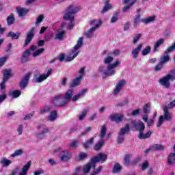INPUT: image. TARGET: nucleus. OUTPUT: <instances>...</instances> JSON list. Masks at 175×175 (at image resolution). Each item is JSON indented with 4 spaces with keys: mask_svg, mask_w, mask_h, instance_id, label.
Masks as SVG:
<instances>
[{
    "mask_svg": "<svg viewBox=\"0 0 175 175\" xmlns=\"http://www.w3.org/2000/svg\"><path fill=\"white\" fill-rule=\"evenodd\" d=\"M120 65H121V62L117 59L114 63L109 64L107 67L100 66L98 68V72L102 73L103 79H106V77L114 76L116 75V71L114 70L116 68H118Z\"/></svg>",
    "mask_w": 175,
    "mask_h": 175,
    "instance_id": "f257e3e1",
    "label": "nucleus"
},
{
    "mask_svg": "<svg viewBox=\"0 0 175 175\" xmlns=\"http://www.w3.org/2000/svg\"><path fill=\"white\" fill-rule=\"evenodd\" d=\"M83 44H84V38L80 37L78 39L77 44L74 46L73 49L70 53L69 56L66 57V61L67 62L73 61V59H75V58H76L77 55H79V53H80V51L79 49L83 47Z\"/></svg>",
    "mask_w": 175,
    "mask_h": 175,
    "instance_id": "f03ea898",
    "label": "nucleus"
},
{
    "mask_svg": "<svg viewBox=\"0 0 175 175\" xmlns=\"http://www.w3.org/2000/svg\"><path fill=\"white\" fill-rule=\"evenodd\" d=\"M163 115L161 116L159 118L157 123V128H161V126L165 121H171L173 118L172 113L169 111V107H167V106L163 107Z\"/></svg>",
    "mask_w": 175,
    "mask_h": 175,
    "instance_id": "7ed1b4c3",
    "label": "nucleus"
},
{
    "mask_svg": "<svg viewBox=\"0 0 175 175\" xmlns=\"http://www.w3.org/2000/svg\"><path fill=\"white\" fill-rule=\"evenodd\" d=\"M80 6H76L75 5H71L68 7L66 14L64 16V20H74L75 13L80 12Z\"/></svg>",
    "mask_w": 175,
    "mask_h": 175,
    "instance_id": "20e7f679",
    "label": "nucleus"
},
{
    "mask_svg": "<svg viewBox=\"0 0 175 175\" xmlns=\"http://www.w3.org/2000/svg\"><path fill=\"white\" fill-rule=\"evenodd\" d=\"M169 80L174 81L175 80V69H173L170 71V73L167 75L164 78L160 80V84L163 85L166 88H169L170 87V82Z\"/></svg>",
    "mask_w": 175,
    "mask_h": 175,
    "instance_id": "39448f33",
    "label": "nucleus"
},
{
    "mask_svg": "<svg viewBox=\"0 0 175 175\" xmlns=\"http://www.w3.org/2000/svg\"><path fill=\"white\" fill-rule=\"evenodd\" d=\"M107 131V128L106 127V125H103L101 128V131L99 135V137H100V141L96 144L94 147L95 151H99V150H100L102 147H103V144H105V140H103V138L106 135Z\"/></svg>",
    "mask_w": 175,
    "mask_h": 175,
    "instance_id": "423d86ee",
    "label": "nucleus"
},
{
    "mask_svg": "<svg viewBox=\"0 0 175 175\" xmlns=\"http://www.w3.org/2000/svg\"><path fill=\"white\" fill-rule=\"evenodd\" d=\"M37 133H36V137L38 139H43L49 132H50V129L44 124H38L36 126Z\"/></svg>",
    "mask_w": 175,
    "mask_h": 175,
    "instance_id": "0eeeda50",
    "label": "nucleus"
},
{
    "mask_svg": "<svg viewBox=\"0 0 175 175\" xmlns=\"http://www.w3.org/2000/svg\"><path fill=\"white\" fill-rule=\"evenodd\" d=\"M175 51V42L172 44L171 46H168L167 49L164 52V55L160 58V64H166L170 61V57L169 56V53Z\"/></svg>",
    "mask_w": 175,
    "mask_h": 175,
    "instance_id": "6e6552de",
    "label": "nucleus"
},
{
    "mask_svg": "<svg viewBox=\"0 0 175 175\" xmlns=\"http://www.w3.org/2000/svg\"><path fill=\"white\" fill-rule=\"evenodd\" d=\"M72 152H70L69 150H62L59 154V159L62 162H66L70 161V159H72Z\"/></svg>",
    "mask_w": 175,
    "mask_h": 175,
    "instance_id": "1a4fd4ad",
    "label": "nucleus"
},
{
    "mask_svg": "<svg viewBox=\"0 0 175 175\" xmlns=\"http://www.w3.org/2000/svg\"><path fill=\"white\" fill-rule=\"evenodd\" d=\"M53 72V70L49 69L48 70L46 74H42L38 77H34L33 79V83H42V81H44L51 75Z\"/></svg>",
    "mask_w": 175,
    "mask_h": 175,
    "instance_id": "9d476101",
    "label": "nucleus"
},
{
    "mask_svg": "<svg viewBox=\"0 0 175 175\" xmlns=\"http://www.w3.org/2000/svg\"><path fill=\"white\" fill-rule=\"evenodd\" d=\"M31 75L32 73L28 72L23 77L19 84L21 90H25V88H27V85H28V83L29 81V77H31Z\"/></svg>",
    "mask_w": 175,
    "mask_h": 175,
    "instance_id": "9b49d317",
    "label": "nucleus"
},
{
    "mask_svg": "<svg viewBox=\"0 0 175 175\" xmlns=\"http://www.w3.org/2000/svg\"><path fill=\"white\" fill-rule=\"evenodd\" d=\"M102 25V21H99L98 23L96 24V26L90 28L89 30H88L86 32H85L84 36L86 38H92L94 36V32L96 31L97 28H99Z\"/></svg>",
    "mask_w": 175,
    "mask_h": 175,
    "instance_id": "f8f14e48",
    "label": "nucleus"
},
{
    "mask_svg": "<svg viewBox=\"0 0 175 175\" xmlns=\"http://www.w3.org/2000/svg\"><path fill=\"white\" fill-rule=\"evenodd\" d=\"M52 103L54 105V106H65V105H66L65 100L61 95L55 96L53 99Z\"/></svg>",
    "mask_w": 175,
    "mask_h": 175,
    "instance_id": "ddd939ff",
    "label": "nucleus"
},
{
    "mask_svg": "<svg viewBox=\"0 0 175 175\" xmlns=\"http://www.w3.org/2000/svg\"><path fill=\"white\" fill-rule=\"evenodd\" d=\"M35 35V27H32L30 31L27 33L26 39L25 40V44H23V47H27L28 44L31 43L32 39H33V36Z\"/></svg>",
    "mask_w": 175,
    "mask_h": 175,
    "instance_id": "4468645a",
    "label": "nucleus"
},
{
    "mask_svg": "<svg viewBox=\"0 0 175 175\" xmlns=\"http://www.w3.org/2000/svg\"><path fill=\"white\" fill-rule=\"evenodd\" d=\"M107 159V155L105 153H100L97 156L93 157L92 161L96 165L97 162H100V163H103Z\"/></svg>",
    "mask_w": 175,
    "mask_h": 175,
    "instance_id": "2eb2a0df",
    "label": "nucleus"
},
{
    "mask_svg": "<svg viewBox=\"0 0 175 175\" xmlns=\"http://www.w3.org/2000/svg\"><path fill=\"white\" fill-rule=\"evenodd\" d=\"M109 119L110 121H115L117 124H120V122H122V121H124V116L122 114L113 113L109 116Z\"/></svg>",
    "mask_w": 175,
    "mask_h": 175,
    "instance_id": "dca6fc26",
    "label": "nucleus"
},
{
    "mask_svg": "<svg viewBox=\"0 0 175 175\" xmlns=\"http://www.w3.org/2000/svg\"><path fill=\"white\" fill-rule=\"evenodd\" d=\"M74 92L75 90L73 89H69L67 92H66L64 97L66 105H67V103H69L70 100H72L73 95H75Z\"/></svg>",
    "mask_w": 175,
    "mask_h": 175,
    "instance_id": "f3484780",
    "label": "nucleus"
},
{
    "mask_svg": "<svg viewBox=\"0 0 175 175\" xmlns=\"http://www.w3.org/2000/svg\"><path fill=\"white\" fill-rule=\"evenodd\" d=\"M136 3V0H123V5H124L122 12L125 13V12H128L133 5Z\"/></svg>",
    "mask_w": 175,
    "mask_h": 175,
    "instance_id": "a211bd4d",
    "label": "nucleus"
},
{
    "mask_svg": "<svg viewBox=\"0 0 175 175\" xmlns=\"http://www.w3.org/2000/svg\"><path fill=\"white\" fill-rule=\"evenodd\" d=\"M142 49H143V44H139L137 46V47H135L131 51L133 59H136L137 57H139V54H140V51H142Z\"/></svg>",
    "mask_w": 175,
    "mask_h": 175,
    "instance_id": "6ab92c4d",
    "label": "nucleus"
},
{
    "mask_svg": "<svg viewBox=\"0 0 175 175\" xmlns=\"http://www.w3.org/2000/svg\"><path fill=\"white\" fill-rule=\"evenodd\" d=\"M96 165L91 160L89 163L85 164L83 167V172L85 174H87V173H90V171L91 169H95Z\"/></svg>",
    "mask_w": 175,
    "mask_h": 175,
    "instance_id": "aec40b11",
    "label": "nucleus"
},
{
    "mask_svg": "<svg viewBox=\"0 0 175 175\" xmlns=\"http://www.w3.org/2000/svg\"><path fill=\"white\" fill-rule=\"evenodd\" d=\"M57 117H58V112L55 110L52 111L47 116V121H49V122H54V121L57 120Z\"/></svg>",
    "mask_w": 175,
    "mask_h": 175,
    "instance_id": "412c9836",
    "label": "nucleus"
},
{
    "mask_svg": "<svg viewBox=\"0 0 175 175\" xmlns=\"http://www.w3.org/2000/svg\"><path fill=\"white\" fill-rule=\"evenodd\" d=\"M81 77H78L74 79L72 82L70 83V88H76V87H79L80 85V83H81Z\"/></svg>",
    "mask_w": 175,
    "mask_h": 175,
    "instance_id": "4be33fe9",
    "label": "nucleus"
},
{
    "mask_svg": "<svg viewBox=\"0 0 175 175\" xmlns=\"http://www.w3.org/2000/svg\"><path fill=\"white\" fill-rule=\"evenodd\" d=\"M31 162L29 161L22 168L21 172H19L18 175H27L28 174V171L29 170V168L31 167Z\"/></svg>",
    "mask_w": 175,
    "mask_h": 175,
    "instance_id": "5701e85b",
    "label": "nucleus"
},
{
    "mask_svg": "<svg viewBox=\"0 0 175 175\" xmlns=\"http://www.w3.org/2000/svg\"><path fill=\"white\" fill-rule=\"evenodd\" d=\"M87 91H88L87 89H83L81 91L80 93H78L77 94L75 95L72 97V102H77V100H79L80 98H82V96H84V95L87 94Z\"/></svg>",
    "mask_w": 175,
    "mask_h": 175,
    "instance_id": "b1692460",
    "label": "nucleus"
},
{
    "mask_svg": "<svg viewBox=\"0 0 175 175\" xmlns=\"http://www.w3.org/2000/svg\"><path fill=\"white\" fill-rule=\"evenodd\" d=\"M16 11L19 17H24V16H25L27 13L29 12V10L21 7H17Z\"/></svg>",
    "mask_w": 175,
    "mask_h": 175,
    "instance_id": "393cba45",
    "label": "nucleus"
},
{
    "mask_svg": "<svg viewBox=\"0 0 175 175\" xmlns=\"http://www.w3.org/2000/svg\"><path fill=\"white\" fill-rule=\"evenodd\" d=\"M130 131H131V127L129 126V124H126L124 126V127L120 129L119 135H121V136H125V135H128V133H129Z\"/></svg>",
    "mask_w": 175,
    "mask_h": 175,
    "instance_id": "a878e982",
    "label": "nucleus"
},
{
    "mask_svg": "<svg viewBox=\"0 0 175 175\" xmlns=\"http://www.w3.org/2000/svg\"><path fill=\"white\" fill-rule=\"evenodd\" d=\"M144 131H139V134L138 136L139 139H148V137H150V136H151V135L152 134V131H148L146 134L143 133Z\"/></svg>",
    "mask_w": 175,
    "mask_h": 175,
    "instance_id": "bb28decb",
    "label": "nucleus"
},
{
    "mask_svg": "<svg viewBox=\"0 0 175 175\" xmlns=\"http://www.w3.org/2000/svg\"><path fill=\"white\" fill-rule=\"evenodd\" d=\"M49 111H51V105H45L40 110V114L41 116H43L46 114V113H49Z\"/></svg>",
    "mask_w": 175,
    "mask_h": 175,
    "instance_id": "cd10ccee",
    "label": "nucleus"
},
{
    "mask_svg": "<svg viewBox=\"0 0 175 175\" xmlns=\"http://www.w3.org/2000/svg\"><path fill=\"white\" fill-rule=\"evenodd\" d=\"M31 54V52H29V49L26 50L23 55H22V58H21V61L22 62H27V61H28V59H29V55Z\"/></svg>",
    "mask_w": 175,
    "mask_h": 175,
    "instance_id": "c85d7f7f",
    "label": "nucleus"
},
{
    "mask_svg": "<svg viewBox=\"0 0 175 175\" xmlns=\"http://www.w3.org/2000/svg\"><path fill=\"white\" fill-rule=\"evenodd\" d=\"M137 131H139V132H142V131H144V129L146 128V126H144V123L142 122H137L135 124V126L134 127Z\"/></svg>",
    "mask_w": 175,
    "mask_h": 175,
    "instance_id": "c756f323",
    "label": "nucleus"
},
{
    "mask_svg": "<svg viewBox=\"0 0 175 175\" xmlns=\"http://www.w3.org/2000/svg\"><path fill=\"white\" fill-rule=\"evenodd\" d=\"M150 150L152 151H162L165 150V146L163 145L154 144L150 147Z\"/></svg>",
    "mask_w": 175,
    "mask_h": 175,
    "instance_id": "7c9ffc66",
    "label": "nucleus"
},
{
    "mask_svg": "<svg viewBox=\"0 0 175 175\" xmlns=\"http://www.w3.org/2000/svg\"><path fill=\"white\" fill-rule=\"evenodd\" d=\"M11 76H12V70L10 69L5 70L3 72V80H4V81H8V80L10 79Z\"/></svg>",
    "mask_w": 175,
    "mask_h": 175,
    "instance_id": "2f4dec72",
    "label": "nucleus"
},
{
    "mask_svg": "<svg viewBox=\"0 0 175 175\" xmlns=\"http://www.w3.org/2000/svg\"><path fill=\"white\" fill-rule=\"evenodd\" d=\"M168 165L170 166L175 165V153H170L168 156Z\"/></svg>",
    "mask_w": 175,
    "mask_h": 175,
    "instance_id": "473e14b6",
    "label": "nucleus"
},
{
    "mask_svg": "<svg viewBox=\"0 0 175 175\" xmlns=\"http://www.w3.org/2000/svg\"><path fill=\"white\" fill-rule=\"evenodd\" d=\"M21 36V33H14L13 31H10L8 32L7 36L8 38H10L12 39H18V38H20V36Z\"/></svg>",
    "mask_w": 175,
    "mask_h": 175,
    "instance_id": "72a5a7b5",
    "label": "nucleus"
},
{
    "mask_svg": "<svg viewBox=\"0 0 175 175\" xmlns=\"http://www.w3.org/2000/svg\"><path fill=\"white\" fill-rule=\"evenodd\" d=\"M0 164L3 166L8 167L9 165L12 164V161L8 160L6 157H2L0 160Z\"/></svg>",
    "mask_w": 175,
    "mask_h": 175,
    "instance_id": "f704fd0d",
    "label": "nucleus"
},
{
    "mask_svg": "<svg viewBox=\"0 0 175 175\" xmlns=\"http://www.w3.org/2000/svg\"><path fill=\"white\" fill-rule=\"evenodd\" d=\"M163 43H165V39L164 38H160L159 40H158L157 41V42L155 43V44L154 46V53H156V51H158V47H159V46H162Z\"/></svg>",
    "mask_w": 175,
    "mask_h": 175,
    "instance_id": "c9c22d12",
    "label": "nucleus"
},
{
    "mask_svg": "<svg viewBox=\"0 0 175 175\" xmlns=\"http://www.w3.org/2000/svg\"><path fill=\"white\" fill-rule=\"evenodd\" d=\"M64 38H65V31H58L57 33L55 34V39L57 40H63Z\"/></svg>",
    "mask_w": 175,
    "mask_h": 175,
    "instance_id": "e433bc0d",
    "label": "nucleus"
},
{
    "mask_svg": "<svg viewBox=\"0 0 175 175\" xmlns=\"http://www.w3.org/2000/svg\"><path fill=\"white\" fill-rule=\"evenodd\" d=\"M153 21H155V16H150L142 20L144 24H150V23H153Z\"/></svg>",
    "mask_w": 175,
    "mask_h": 175,
    "instance_id": "4c0bfd02",
    "label": "nucleus"
},
{
    "mask_svg": "<svg viewBox=\"0 0 175 175\" xmlns=\"http://www.w3.org/2000/svg\"><path fill=\"white\" fill-rule=\"evenodd\" d=\"M24 152L23 149L16 150L13 154H11V158H16V157H19V155H22Z\"/></svg>",
    "mask_w": 175,
    "mask_h": 175,
    "instance_id": "58836bf2",
    "label": "nucleus"
},
{
    "mask_svg": "<svg viewBox=\"0 0 175 175\" xmlns=\"http://www.w3.org/2000/svg\"><path fill=\"white\" fill-rule=\"evenodd\" d=\"M87 113H88V108L85 109L81 113L79 116V121H83L84 118H85V116H87Z\"/></svg>",
    "mask_w": 175,
    "mask_h": 175,
    "instance_id": "ea45409f",
    "label": "nucleus"
},
{
    "mask_svg": "<svg viewBox=\"0 0 175 175\" xmlns=\"http://www.w3.org/2000/svg\"><path fill=\"white\" fill-rule=\"evenodd\" d=\"M43 53H44V48H40V49H38L37 51H36L32 54V56L33 57H39V55L43 54Z\"/></svg>",
    "mask_w": 175,
    "mask_h": 175,
    "instance_id": "a19ab883",
    "label": "nucleus"
},
{
    "mask_svg": "<svg viewBox=\"0 0 175 175\" xmlns=\"http://www.w3.org/2000/svg\"><path fill=\"white\" fill-rule=\"evenodd\" d=\"M43 20H44V16L43 14L39 15L36 20V27H38V25H39V24H40V23L43 21Z\"/></svg>",
    "mask_w": 175,
    "mask_h": 175,
    "instance_id": "79ce46f5",
    "label": "nucleus"
},
{
    "mask_svg": "<svg viewBox=\"0 0 175 175\" xmlns=\"http://www.w3.org/2000/svg\"><path fill=\"white\" fill-rule=\"evenodd\" d=\"M151 51V46H147L145 49L142 51V55L144 56L148 55Z\"/></svg>",
    "mask_w": 175,
    "mask_h": 175,
    "instance_id": "37998d69",
    "label": "nucleus"
},
{
    "mask_svg": "<svg viewBox=\"0 0 175 175\" xmlns=\"http://www.w3.org/2000/svg\"><path fill=\"white\" fill-rule=\"evenodd\" d=\"M111 8V5L109 3V1H107L103 9L101 10V13H106V12H108V10H110V8Z\"/></svg>",
    "mask_w": 175,
    "mask_h": 175,
    "instance_id": "c03bdc74",
    "label": "nucleus"
},
{
    "mask_svg": "<svg viewBox=\"0 0 175 175\" xmlns=\"http://www.w3.org/2000/svg\"><path fill=\"white\" fill-rule=\"evenodd\" d=\"M10 95L13 98H18V96L21 95V92L20 90H15V91L11 92Z\"/></svg>",
    "mask_w": 175,
    "mask_h": 175,
    "instance_id": "a18cd8bd",
    "label": "nucleus"
},
{
    "mask_svg": "<svg viewBox=\"0 0 175 175\" xmlns=\"http://www.w3.org/2000/svg\"><path fill=\"white\" fill-rule=\"evenodd\" d=\"M7 23L8 25H12L13 23H14V16L13 14H11L8 18H7Z\"/></svg>",
    "mask_w": 175,
    "mask_h": 175,
    "instance_id": "49530a36",
    "label": "nucleus"
},
{
    "mask_svg": "<svg viewBox=\"0 0 175 175\" xmlns=\"http://www.w3.org/2000/svg\"><path fill=\"white\" fill-rule=\"evenodd\" d=\"M131 155L130 154H126L124 159V165L126 166H129L131 165Z\"/></svg>",
    "mask_w": 175,
    "mask_h": 175,
    "instance_id": "de8ad7c7",
    "label": "nucleus"
},
{
    "mask_svg": "<svg viewBox=\"0 0 175 175\" xmlns=\"http://www.w3.org/2000/svg\"><path fill=\"white\" fill-rule=\"evenodd\" d=\"M122 167L119 163H116L113 167V173H119V172H121V170Z\"/></svg>",
    "mask_w": 175,
    "mask_h": 175,
    "instance_id": "09e8293b",
    "label": "nucleus"
},
{
    "mask_svg": "<svg viewBox=\"0 0 175 175\" xmlns=\"http://www.w3.org/2000/svg\"><path fill=\"white\" fill-rule=\"evenodd\" d=\"M94 143V137H91L84 144L85 148H89L90 146Z\"/></svg>",
    "mask_w": 175,
    "mask_h": 175,
    "instance_id": "8fccbe9b",
    "label": "nucleus"
},
{
    "mask_svg": "<svg viewBox=\"0 0 175 175\" xmlns=\"http://www.w3.org/2000/svg\"><path fill=\"white\" fill-rule=\"evenodd\" d=\"M148 166H150V163H148V161H144V163L141 164L142 170L144 171L147 170L148 168Z\"/></svg>",
    "mask_w": 175,
    "mask_h": 175,
    "instance_id": "3c124183",
    "label": "nucleus"
},
{
    "mask_svg": "<svg viewBox=\"0 0 175 175\" xmlns=\"http://www.w3.org/2000/svg\"><path fill=\"white\" fill-rule=\"evenodd\" d=\"M114 60V57L108 56L104 59V64H111Z\"/></svg>",
    "mask_w": 175,
    "mask_h": 175,
    "instance_id": "603ef678",
    "label": "nucleus"
},
{
    "mask_svg": "<svg viewBox=\"0 0 175 175\" xmlns=\"http://www.w3.org/2000/svg\"><path fill=\"white\" fill-rule=\"evenodd\" d=\"M126 83V81H125L124 79H122L121 81H120L119 82H118V83L116 84V87L120 88L121 90H122V87H124V84Z\"/></svg>",
    "mask_w": 175,
    "mask_h": 175,
    "instance_id": "864d4df0",
    "label": "nucleus"
},
{
    "mask_svg": "<svg viewBox=\"0 0 175 175\" xmlns=\"http://www.w3.org/2000/svg\"><path fill=\"white\" fill-rule=\"evenodd\" d=\"M117 20H118V14H113L111 18L110 23H111V24H113V23L117 22Z\"/></svg>",
    "mask_w": 175,
    "mask_h": 175,
    "instance_id": "5fc2aeb1",
    "label": "nucleus"
},
{
    "mask_svg": "<svg viewBox=\"0 0 175 175\" xmlns=\"http://www.w3.org/2000/svg\"><path fill=\"white\" fill-rule=\"evenodd\" d=\"M91 129H92V127L88 126L86 128V129L83 133H81V134L79 135V137H81L82 136H84V135H86V133H88V132H90V131H91Z\"/></svg>",
    "mask_w": 175,
    "mask_h": 175,
    "instance_id": "6e6d98bb",
    "label": "nucleus"
},
{
    "mask_svg": "<svg viewBox=\"0 0 175 175\" xmlns=\"http://www.w3.org/2000/svg\"><path fill=\"white\" fill-rule=\"evenodd\" d=\"M142 33H139L135 37L133 38V44H136V43L139 42L140 38H142Z\"/></svg>",
    "mask_w": 175,
    "mask_h": 175,
    "instance_id": "4d7b16f0",
    "label": "nucleus"
},
{
    "mask_svg": "<svg viewBox=\"0 0 175 175\" xmlns=\"http://www.w3.org/2000/svg\"><path fill=\"white\" fill-rule=\"evenodd\" d=\"M140 17L142 15L140 14H137L134 18V24H139L140 23Z\"/></svg>",
    "mask_w": 175,
    "mask_h": 175,
    "instance_id": "13d9d810",
    "label": "nucleus"
},
{
    "mask_svg": "<svg viewBox=\"0 0 175 175\" xmlns=\"http://www.w3.org/2000/svg\"><path fill=\"white\" fill-rule=\"evenodd\" d=\"M128 103H129L128 100H124L119 103H117L116 106L117 107L120 106V107H122L124 106H126V105H128Z\"/></svg>",
    "mask_w": 175,
    "mask_h": 175,
    "instance_id": "bf43d9fd",
    "label": "nucleus"
},
{
    "mask_svg": "<svg viewBox=\"0 0 175 175\" xmlns=\"http://www.w3.org/2000/svg\"><path fill=\"white\" fill-rule=\"evenodd\" d=\"M136 124H137L136 120H132V119L129 120V126L135 128V126H136Z\"/></svg>",
    "mask_w": 175,
    "mask_h": 175,
    "instance_id": "052dcab7",
    "label": "nucleus"
},
{
    "mask_svg": "<svg viewBox=\"0 0 175 175\" xmlns=\"http://www.w3.org/2000/svg\"><path fill=\"white\" fill-rule=\"evenodd\" d=\"M150 109H151V107H150V105H148V104L145 105V106L144 107V113L145 114H147V113H150Z\"/></svg>",
    "mask_w": 175,
    "mask_h": 175,
    "instance_id": "680f3d73",
    "label": "nucleus"
},
{
    "mask_svg": "<svg viewBox=\"0 0 175 175\" xmlns=\"http://www.w3.org/2000/svg\"><path fill=\"white\" fill-rule=\"evenodd\" d=\"M85 158H87V154L82 152L79 154V157L77 158V161H83V159H85Z\"/></svg>",
    "mask_w": 175,
    "mask_h": 175,
    "instance_id": "e2e57ef3",
    "label": "nucleus"
},
{
    "mask_svg": "<svg viewBox=\"0 0 175 175\" xmlns=\"http://www.w3.org/2000/svg\"><path fill=\"white\" fill-rule=\"evenodd\" d=\"M124 139H125V136L124 135H121L120 134H119V136L118 137V144H121V143H122V142H124Z\"/></svg>",
    "mask_w": 175,
    "mask_h": 175,
    "instance_id": "0e129e2a",
    "label": "nucleus"
},
{
    "mask_svg": "<svg viewBox=\"0 0 175 175\" xmlns=\"http://www.w3.org/2000/svg\"><path fill=\"white\" fill-rule=\"evenodd\" d=\"M21 167L20 166H17L14 168V170L12 172L11 175H16L17 174L20 170H21Z\"/></svg>",
    "mask_w": 175,
    "mask_h": 175,
    "instance_id": "69168bd1",
    "label": "nucleus"
},
{
    "mask_svg": "<svg viewBox=\"0 0 175 175\" xmlns=\"http://www.w3.org/2000/svg\"><path fill=\"white\" fill-rule=\"evenodd\" d=\"M21 167L20 166H17L14 168V170L12 172L11 175H16L17 174L20 170H21Z\"/></svg>",
    "mask_w": 175,
    "mask_h": 175,
    "instance_id": "338daca9",
    "label": "nucleus"
},
{
    "mask_svg": "<svg viewBox=\"0 0 175 175\" xmlns=\"http://www.w3.org/2000/svg\"><path fill=\"white\" fill-rule=\"evenodd\" d=\"M101 171H102V166H100L98 167V169H96L95 171H94L90 175H97Z\"/></svg>",
    "mask_w": 175,
    "mask_h": 175,
    "instance_id": "774afa93",
    "label": "nucleus"
}]
</instances>
